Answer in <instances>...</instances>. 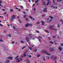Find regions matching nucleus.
Here are the masks:
<instances>
[{
    "label": "nucleus",
    "instance_id": "nucleus-58",
    "mask_svg": "<svg viewBox=\"0 0 63 63\" xmlns=\"http://www.w3.org/2000/svg\"><path fill=\"white\" fill-rule=\"evenodd\" d=\"M16 10H18V8H16Z\"/></svg>",
    "mask_w": 63,
    "mask_h": 63
},
{
    "label": "nucleus",
    "instance_id": "nucleus-46",
    "mask_svg": "<svg viewBox=\"0 0 63 63\" xmlns=\"http://www.w3.org/2000/svg\"><path fill=\"white\" fill-rule=\"evenodd\" d=\"M60 27V26L59 25H58L57 27Z\"/></svg>",
    "mask_w": 63,
    "mask_h": 63
},
{
    "label": "nucleus",
    "instance_id": "nucleus-51",
    "mask_svg": "<svg viewBox=\"0 0 63 63\" xmlns=\"http://www.w3.org/2000/svg\"><path fill=\"white\" fill-rule=\"evenodd\" d=\"M35 5V4H33V5H32V7H33V6H34Z\"/></svg>",
    "mask_w": 63,
    "mask_h": 63
},
{
    "label": "nucleus",
    "instance_id": "nucleus-20",
    "mask_svg": "<svg viewBox=\"0 0 63 63\" xmlns=\"http://www.w3.org/2000/svg\"><path fill=\"white\" fill-rule=\"evenodd\" d=\"M10 11H11L12 12H13V11H14V10L13 9H10Z\"/></svg>",
    "mask_w": 63,
    "mask_h": 63
},
{
    "label": "nucleus",
    "instance_id": "nucleus-45",
    "mask_svg": "<svg viewBox=\"0 0 63 63\" xmlns=\"http://www.w3.org/2000/svg\"><path fill=\"white\" fill-rule=\"evenodd\" d=\"M26 11H27V12H28V9H25Z\"/></svg>",
    "mask_w": 63,
    "mask_h": 63
},
{
    "label": "nucleus",
    "instance_id": "nucleus-27",
    "mask_svg": "<svg viewBox=\"0 0 63 63\" xmlns=\"http://www.w3.org/2000/svg\"><path fill=\"white\" fill-rule=\"evenodd\" d=\"M40 22L38 21L37 22L36 24H40Z\"/></svg>",
    "mask_w": 63,
    "mask_h": 63
},
{
    "label": "nucleus",
    "instance_id": "nucleus-13",
    "mask_svg": "<svg viewBox=\"0 0 63 63\" xmlns=\"http://www.w3.org/2000/svg\"><path fill=\"white\" fill-rule=\"evenodd\" d=\"M8 59H10V60H12L13 59V58L11 57H10L8 58Z\"/></svg>",
    "mask_w": 63,
    "mask_h": 63
},
{
    "label": "nucleus",
    "instance_id": "nucleus-63",
    "mask_svg": "<svg viewBox=\"0 0 63 63\" xmlns=\"http://www.w3.org/2000/svg\"><path fill=\"white\" fill-rule=\"evenodd\" d=\"M48 39L49 40H50V37H48Z\"/></svg>",
    "mask_w": 63,
    "mask_h": 63
},
{
    "label": "nucleus",
    "instance_id": "nucleus-3",
    "mask_svg": "<svg viewBox=\"0 0 63 63\" xmlns=\"http://www.w3.org/2000/svg\"><path fill=\"white\" fill-rule=\"evenodd\" d=\"M54 55H52V56H51V59H53V60L54 61H56V59L57 58V57L56 56H55L54 57H53Z\"/></svg>",
    "mask_w": 63,
    "mask_h": 63
},
{
    "label": "nucleus",
    "instance_id": "nucleus-2",
    "mask_svg": "<svg viewBox=\"0 0 63 63\" xmlns=\"http://www.w3.org/2000/svg\"><path fill=\"white\" fill-rule=\"evenodd\" d=\"M53 26H50L48 27V28H49L50 29H51L52 30L57 31V30H56V29H55L54 28H53Z\"/></svg>",
    "mask_w": 63,
    "mask_h": 63
},
{
    "label": "nucleus",
    "instance_id": "nucleus-39",
    "mask_svg": "<svg viewBox=\"0 0 63 63\" xmlns=\"http://www.w3.org/2000/svg\"><path fill=\"white\" fill-rule=\"evenodd\" d=\"M18 57V56H16V58H15V59H16Z\"/></svg>",
    "mask_w": 63,
    "mask_h": 63
},
{
    "label": "nucleus",
    "instance_id": "nucleus-42",
    "mask_svg": "<svg viewBox=\"0 0 63 63\" xmlns=\"http://www.w3.org/2000/svg\"><path fill=\"white\" fill-rule=\"evenodd\" d=\"M0 42H3V40H0Z\"/></svg>",
    "mask_w": 63,
    "mask_h": 63
},
{
    "label": "nucleus",
    "instance_id": "nucleus-25",
    "mask_svg": "<svg viewBox=\"0 0 63 63\" xmlns=\"http://www.w3.org/2000/svg\"><path fill=\"white\" fill-rule=\"evenodd\" d=\"M22 12L24 14H26V12L24 11H22Z\"/></svg>",
    "mask_w": 63,
    "mask_h": 63
},
{
    "label": "nucleus",
    "instance_id": "nucleus-9",
    "mask_svg": "<svg viewBox=\"0 0 63 63\" xmlns=\"http://www.w3.org/2000/svg\"><path fill=\"white\" fill-rule=\"evenodd\" d=\"M59 50L60 51H61L62 50V47L61 46H59Z\"/></svg>",
    "mask_w": 63,
    "mask_h": 63
},
{
    "label": "nucleus",
    "instance_id": "nucleus-64",
    "mask_svg": "<svg viewBox=\"0 0 63 63\" xmlns=\"http://www.w3.org/2000/svg\"><path fill=\"white\" fill-rule=\"evenodd\" d=\"M17 18H19V17H18V16H17Z\"/></svg>",
    "mask_w": 63,
    "mask_h": 63
},
{
    "label": "nucleus",
    "instance_id": "nucleus-16",
    "mask_svg": "<svg viewBox=\"0 0 63 63\" xmlns=\"http://www.w3.org/2000/svg\"><path fill=\"white\" fill-rule=\"evenodd\" d=\"M29 48L31 50H32V47H29Z\"/></svg>",
    "mask_w": 63,
    "mask_h": 63
},
{
    "label": "nucleus",
    "instance_id": "nucleus-11",
    "mask_svg": "<svg viewBox=\"0 0 63 63\" xmlns=\"http://www.w3.org/2000/svg\"><path fill=\"white\" fill-rule=\"evenodd\" d=\"M9 61H10V60H7V61H6L4 62V63H8L9 62Z\"/></svg>",
    "mask_w": 63,
    "mask_h": 63
},
{
    "label": "nucleus",
    "instance_id": "nucleus-15",
    "mask_svg": "<svg viewBox=\"0 0 63 63\" xmlns=\"http://www.w3.org/2000/svg\"><path fill=\"white\" fill-rule=\"evenodd\" d=\"M28 58H31V55H28Z\"/></svg>",
    "mask_w": 63,
    "mask_h": 63
},
{
    "label": "nucleus",
    "instance_id": "nucleus-7",
    "mask_svg": "<svg viewBox=\"0 0 63 63\" xmlns=\"http://www.w3.org/2000/svg\"><path fill=\"white\" fill-rule=\"evenodd\" d=\"M45 3L46 2H44V3L43 4V5H44V6H47V5H48V4H50V3L49 2H48L47 4H45Z\"/></svg>",
    "mask_w": 63,
    "mask_h": 63
},
{
    "label": "nucleus",
    "instance_id": "nucleus-47",
    "mask_svg": "<svg viewBox=\"0 0 63 63\" xmlns=\"http://www.w3.org/2000/svg\"><path fill=\"white\" fill-rule=\"evenodd\" d=\"M61 46H63V43H62L61 44Z\"/></svg>",
    "mask_w": 63,
    "mask_h": 63
},
{
    "label": "nucleus",
    "instance_id": "nucleus-52",
    "mask_svg": "<svg viewBox=\"0 0 63 63\" xmlns=\"http://www.w3.org/2000/svg\"><path fill=\"white\" fill-rule=\"evenodd\" d=\"M12 44H14L15 43V42L13 41V42H12Z\"/></svg>",
    "mask_w": 63,
    "mask_h": 63
},
{
    "label": "nucleus",
    "instance_id": "nucleus-57",
    "mask_svg": "<svg viewBox=\"0 0 63 63\" xmlns=\"http://www.w3.org/2000/svg\"><path fill=\"white\" fill-rule=\"evenodd\" d=\"M35 47V46L34 45H32V47Z\"/></svg>",
    "mask_w": 63,
    "mask_h": 63
},
{
    "label": "nucleus",
    "instance_id": "nucleus-30",
    "mask_svg": "<svg viewBox=\"0 0 63 63\" xmlns=\"http://www.w3.org/2000/svg\"><path fill=\"white\" fill-rule=\"evenodd\" d=\"M38 2H39V0H37L35 1V3H38Z\"/></svg>",
    "mask_w": 63,
    "mask_h": 63
},
{
    "label": "nucleus",
    "instance_id": "nucleus-5",
    "mask_svg": "<svg viewBox=\"0 0 63 63\" xmlns=\"http://www.w3.org/2000/svg\"><path fill=\"white\" fill-rule=\"evenodd\" d=\"M42 53H46L47 55H50L51 54H49L46 51L43 50L42 51Z\"/></svg>",
    "mask_w": 63,
    "mask_h": 63
},
{
    "label": "nucleus",
    "instance_id": "nucleus-32",
    "mask_svg": "<svg viewBox=\"0 0 63 63\" xmlns=\"http://www.w3.org/2000/svg\"><path fill=\"white\" fill-rule=\"evenodd\" d=\"M41 56V55L39 54H38L37 55V57H39V56Z\"/></svg>",
    "mask_w": 63,
    "mask_h": 63
},
{
    "label": "nucleus",
    "instance_id": "nucleus-43",
    "mask_svg": "<svg viewBox=\"0 0 63 63\" xmlns=\"http://www.w3.org/2000/svg\"><path fill=\"white\" fill-rule=\"evenodd\" d=\"M34 51H35V52H36V51H37V49H36V50H34Z\"/></svg>",
    "mask_w": 63,
    "mask_h": 63
},
{
    "label": "nucleus",
    "instance_id": "nucleus-54",
    "mask_svg": "<svg viewBox=\"0 0 63 63\" xmlns=\"http://www.w3.org/2000/svg\"><path fill=\"white\" fill-rule=\"evenodd\" d=\"M53 3H55V0H53Z\"/></svg>",
    "mask_w": 63,
    "mask_h": 63
},
{
    "label": "nucleus",
    "instance_id": "nucleus-60",
    "mask_svg": "<svg viewBox=\"0 0 63 63\" xmlns=\"http://www.w3.org/2000/svg\"><path fill=\"white\" fill-rule=\"evenodd\" d=\"M32 20H35V19L34 18H32Z\"/></svg>",
    "mask_w": 63,
    "mask_h": 63
},
{
    "label": "nucleus",
    "instance_id": "nucleus-21",
    "mask_svg": "<svg viewBox=\"0 0 63 63\" xmlns=\"http://www.w3.org/2000/svg\"><path fill=\"white\" fill-rule=\"evenodd\" d=\"M46 57L48 59H49V56H47Z\"/></svg>",
    "mask_w": 63,
    "mask_h": 63
},
{
    "label": "nucleus",
    "instance_id": "nucleus-31",
    "mask_svg": "<svg viewBox=\"0 0 63 63\" xmlns=\"http://www.w3.org/2000/svg\"><path fill=\"white\" fill-rule=\"evenodd\" d=\"M55 42H56V41H54V43H55V45H57V43Z\"/></svg>",
    "mask_w": 63,
    "mask_h": 63
},
{
    "label": "nucleus",
    "instance_id": "nucleus-41",
    "mask_svg": "<svg viewBox=\"0 0 63 63\" xmlns=\"http://www.w3.org/2000/svg\"><path fill=\"white\" fill-rule=\"evenodd\" d=\"M53 7V6L51 5L50 6V7H51V8H52V7Z\"/></svg>",
    "mask_w": 63,
    "mask_h": 63
},
{
    "label": "nucleus",
    "instance_id": "nucleus-10",
    "mask_svg": "<svg viewBox=\"0 0 63 63\" xmlns=\"http://www.w3.org/2000/svg\"><path fill=\"white\" fill-rule=\"evenodd\" d=\"M41 21L42 22V25H44V24H45V21H43V20Z\"/></svg>",
    "mask_w": 63,
    "mask_h": 63
},
{
    "label": "nucleus",
    "instance_id": "nucleus-29",
    "mask_svg": "<svg viewBox=\"0 0 63 63\" xmlns=\"http://www.w3.org/2000/svg\"><path fill=\"white\" fill-rule=\"evenodd\" d=\"M26 16V15H25L23 16V17L24 18H25V17Z\"/></svg>",
    "mask_w": 63,
    "mask_h": 63
},
{
    "label": "nucleus",
    "instance_id": "nucleus-34",
    "mask_svg": "<svg viewBox=\"0 0 63 63\" xmlns=\"http://www.w3.org/2000/svg\"><path fill=\"white\" fill-rule=\"evenodd\" d=\"M50 43L51 44H53V42L52 41H51L50 42Z\"/></svg>",
    "mask_w": 63,
    "mask_h": 63
},
{
    "label": "nucleus",
    "instance_id": "nucleus-38",
    "mask_svg": "<svg viewBox=\"0 0 63 63\" xmlns=\"http://www.w3.org/2000/svg\"><path fill=\"white\" fill-rule=\"evenodd\" d=\"M26 21H29V20H28V18H26Z\"/></svg>",
    "mask_w": 63,
    "mask_h": 63
},
{
    "label": "nucleus",
    "instance_id": "nucleus-40",
    "mask_svg": "<svg viewBox=\"0 0 63 63\" xmlns=\"http://www.w3.org/2000/svg\"><path fill=\"white\" fill-rule=\"evenodd\" d=\"M20 42H21V43H23V41L22 40H21L20 41Z\"/></svg>",
    "mask_w": 63,
    "mask_h": 63
},
{
    "label": "nucleus",
    "instance_id": "nucleus-35",
    "mask_svg": "<svg viewBox=\"0 0 63 63\" xmlns=\"http://www.w3.org/2000/svg\"><path fill=\"white\" fill-rule=\"evenodd\" d=\"M42 17H44V16H46V15H44L42 16Z\"/></svg>",
    "mask_w": 63,
    "mask_h": 63
},
{
    "label": "nucleus",
    "instance_id": "nucleus-26",
    "mask_svg": "<svg viewBox=\"0 0 63 63\" xmlns=\"http://www.w3.org/2000/svg\"><path fill=\"white\" fill-rule=\"evenodd\" d=\"M18 20L19 22H20V23H21L22 22L20 21V19H18Z\"/></svg>",
    "mask_w": 63,
    "mask_h": 63
},
{
    "label": "nucleus",
    "instance_id": "nucleus-59",
    "mask_svg": "<svg viewBox=\"0 0 63 63\" xmlns=\"http://www.w3.org/2000/svg\"><path fill=\"white\" fill-rule=\"evenodd\" d=\"M4 14V15H6V12H5Z\"/></svg>",
    "mask_w": 63,
    "mask_h": 63
},
{
    "label": "nucleus",
    "instance_id": "nucleus-17",
    "mask_svg": "<svg viewBox=\"0 0 63 63\" xmlns=\"http://www.w3.org/2000/svg\"><path fill=\"white\" fill-rule=\"evenodd\" d=\"M49 17L51 19H53V17L50 16H49Z\"/></svg>",
    "mask_w": 63,
    "mask_h": 63
},
{
    "label": "nucleus",
    "instance_id": "nucleus-48",
    "mask_svg": "<svg viewBox=\"0 0 63 63\" xmlns=\"http://www.w3.org/2000/svg\"><path fill=\"white\" fill-rule=\"evenodd\" d=\"M13 28L14 29H15V26H13Z\"/></svg>",
    "mask_w": 63,
    "mask_h": 63
},
{
    "label": "nucleus",
    "instance_id": "nucleus-22",
    "mask_svg": "<svg viewBox=\"0 0 63 63\" xmlns=\"http://www.w3.org/2000/svg\"><path fill=\"white\" fill-rule=\"evenodd\" d=\"M26 47L25 46H24L22 48V49H24V48H25Z\"/></svg>",
    "mask_w": 63,
    "mask_h": 63
},
{
    "label": "nucleus",
    "instance_id": "nucleus-49",
    "mask_svg": "<svg viewBox=\"0 0 63 63\" xmlns=\"http://www.w3.org/2000/svg\"><path fill=\"white\" fill-rule=\"evenodd\" d=\"M38 38H42V37L41 36H39L38 37Z\"/></svg>",
    "mask_w": 63,
    "mask_h": 63
},
{
    "label": "nucleus",
    "instance_id": "nucleus-62",
    "mask_svg": "<svg viewBox=\"0 0 63 63\" xmlns=\"http://www.w3.org/2000/svg\"><path fill=\"white\" fill-rule=\"evenodd\" d=\"M3 32H4V33H5V32H6V31H3Z\"/></svg>",
    "mask_w": 63,
    "mask_h": 63
},
{
    "label": "nucleus",
    "instance_id": "nucleus-61",
    "mask_svg": "<svg viewBox=\"0 0 63 63\" xmlns=\"http://www.w3.org/2000/svg\"><path fill=\"white\" fill-rule=\"evenodd\" d=\"M49 18H47V20H49Z\"/></svg>",
    "mask_w": 63,
    "mask_h": 63
},
{
    "label": "nucleus",
    "instance_id": "nucleus-23",
    "mask_svg": "<svg viewBox=\"0 0 63 63\" xmlns=\"http://www.w3.org/2000/svg\"><path fill=\"white\" fill-rule=\"evenodd\" d=\"M29 24V26H32V24Z\"/></svg>",
    "mask_w": 63,
    "mask_h": 63
},
{
    "label": "nucleus",
    "instance_id": "nucleus-55",
    "mask_svg": "<svg viewBox=\"0 0 63 63\" xmlns=\"http://www.w3.org/2000/svg\"><path fill=\"white\" fill-rule=\"evenodd\" d=\"M20 11V9H18V11H19V12Z\"/></svg>",
    "mask_w": 63,
    "mask_h": 63
},
{
    "label": "nucleus",
    "instance_id": "nucleus-33",
    "mask_svg": "<svg viewBox=\"0 0 63 63\" xmlns=\"http://www.w3.org/2000/svg\"><path fill=\"white\" fill-rule=\"evenodd\" d=\"M42 58H43L44 60V61L46 59H45V57H43Z\"/></svg>",
    "mask_w": 63,
    "mask_h": 63
},
{
    "label": "nucleus",
    "instance_id": "nucleus-24",
    "mask_svg": "<svg viewBox=\"0 0 63 63\" xmlns=\"http://www.w3.org/2000/svg\"><path fill=\"white\" fill-rule=\"evenodd\" d=\"M8 37H11V34H9L8 35V36H7Z\"/></svg>",
    "mask_w": 63,
    "mask_h": 63
},
{
    "label": "nucleus",
    "instance_id": "nucleus-28",
    "mask_svg": "<svg viewBox=\"0 0 63 63\" xmlns=\"http://www.w3.org/2000/svg\"><path fill=\"white\" fill-rule=\"evenodd\" d=\"M36 31V32L37 33H39V32H40L38 30H37Z\"/></svg>",
    "mask_w": 63,
    "mask_h": 63
},
{
    "label": "nucleus",
    "instance_id": "nucleus-12",
    "mask_svg": "<svg viewBox=\"0 0 63 63\" xmlns=\"http://www.w3.org/2000/svg\"><path fill=\"white\" fill-rule=\"evenodd\" d=\"M27 51H26L25 52V53H24V56H25V57H26V52Z\"/></svg>",
    "mask_w": 63,
    "mask_h": 63
},
{
    "label": "nucleus",
    "instance_id": "nucleus-4",
    "mask_svg": "<svg viewBox=\"0 0 63 63\" xmlns=\"http://www.w3.org/2000/svg\"><path fill=\"white\" fill-rule=\"evenodd\" d=\"M11 21H14V19H15V18H16V15H13L11 16Z\"/></svg>",
    "mask_w": 63,
    "mask_h": 63
},
{
    "label": "nucleus",
    "instance_id": "nucleus-53",
    "mask_svg": "<svg viewBox=\"0 0 63 63\" xmlns=\"http://www.w3.org/2000/svg\"><path fill=\"white\" fill-rule=\"evenodd\" d=\"M21 8H23V6H21Z\"/></svg>",
    "mask_w": 63,
    "mask_h": 63
},
{
    "label": "nucleus",
    "instance_id": "nucleus-56",
    "mask_svg": "<svg viewBox=\"0 0 63 63\" xmlns=\"http://www.w3.org/2000/svg\"><path fill=\"white\" fill-rule=\"evenodd\" d=\"M51 20H52V19H51L49 21V22L51 21Z\"/></svg>",
    "mask_w": 63,
    "mask_h": 63
},
{
    "label": "nucleus",
    "instance_id": "nucleus-36",
    "mask_svg": "<svg viewBox=\"0 0 63 63\" xmlns=\"http://www.w3.org/2000/svg\"><path fill=\"white\" fill-rule=\"evenodd\" d=\"M29 17H30V18H31V19H32L33 18V17H32L30 16H29Z\"/></svg>",
    "mask_w": 63,
    "mask_h": 63
},
{
    "label": "nucleus",
    "instance_id": "nucleus-1",
    "mask_svg": "<svg viewBox=\"0 0 63 63\" xmlns=\"http://www.w3.org/2000/svg\"><path fill=\"white\" fill-rule=\"evenodd\" d=\"M29 37L30 38H29L28 37H26V40L27 41V42H28L29 45H31L30 44V43H31V42H30V41H29V40H28L27 39H28V40H29V39H30L31 38H32V37H33V36H29Z\"/></svg>",
    "mask_w": 63,
    "mask_h": 63
},
{
    "label": "nucleus",
    "instance_id": "nucleus-6",
    "mask_svg": "<svg viewBox=\"0 0 63 63\" xmlns=\"http://www.w3.org/2000/svg\"><path fill=\"white\" fill-rule=\"evenodd\" d=\"M47 8H44V9H43L42 11L44 12H47Z\"/></svg>",
    "mask_w": 63,
    "mask_h": 63
},
{
    "label": "nucleus",
    "instance_id": "nucleus-50",
    "mask_svg": "<svg viewBox=\"0 0 63 63\" xmlns=\"http://www.w3.org/2000/svg\"><path fill=\"white\" fill-rule=\"evenodd\" d=\"M2 11H5V10L4 9H2Z\"/></svg>",
    "mask_w": 63,
    "mask_h": 63
},
{
    "label": "nucleus",
    "instance_id": "nucleus-8",
    "mask_svg": "<svg viewBox=\"0 0 63 63\" xmlns=\"http://www.w3.org/2000/svg\"><path fill=\"white\" fill-rule=\"evenodd\" d=\"M49 49L50 51L51 52H52V51H53L54 50V49H53V48H50Z\"/></svg>",
    "mask_w": 63,
    "mask_h": 63
},
{
    "label": "nucleus",
    "instance_id": "nucleus-18",
    "mask_svg": "<svg viewBox=\"0 0 63 63\" xmlns=\"http://www.w3.org/2000/svg\"><path fill=\"white\" fill-rule=\"evenodd\" d=\"M45 31L46 32H47L48 33H49V32L48 31H47V30H45Z\"/></svg>",
    "mask_w": 63,
    "mask_h": 63
},
{
    "label": "nucleus",
    "instance_id": "nucleus-37",
    "mask_svg": "<svg viewBox=\"0 0 63 63\" xmlns=\"http://www.w3.org/2000/svg\"><path fill=\"white\" fill-rule=\"evenodd\" d=\"M56 37V36H53V38H55V37Z\"/></svg>",
    "mask_w": 63,
    "mask_h": 63
},
{
    "label": "nucleus",
    "instance_id": "nucleus-14",
    "mask_svg": "<svg viewBox=\"0 0 63 63\" xmlns=\"http://www.w3.org/2000/svg\"><path fill=\"white\" fill-rule=\"evenodd\" d=\"M53 9H57V7L53 6Z\"/></svg>",
    "mask_w": 63,
    "mask_h": 63
},
{
    "label": "nucleus",
    "instance_id": "nucleus-44",
    "mask_svg": "<svg viewBox=\"0 0 63 63\" xmlns=\"http://www.w3.org/2000/svg\"><path fill=\"white\" fill-rule=\"evenodd\" d=\"M28 34L29 35V36H31V35H32V34Z\"/></svg>",
    "mask_w": 63,
    "mask_h": 63
},
{
    "label": "nucleus",
    "instance_id": "nucleus-19",
    "mask_svg": "<svg viewBox=\"0 0 63 63\" xmlns=\"http://www.w3.org/2000/svg\"><path fill=\"white\" fill-rule=\"evenodd\" d=\"M26 27H27V26H29L28 24H27L25 25Z\"/></svg>",
    "mask_w": 63,
    "mask_h": 63
}]
</instances>
